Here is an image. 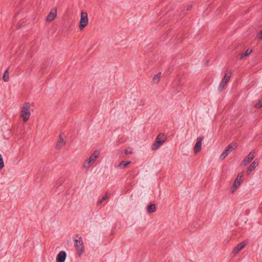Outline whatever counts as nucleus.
Instances as JSON below:
<instances>
[{"label": "nucleus", "mask_w": 262, "mask_h": 262, "mask_svg": "<svg viewBox=\"0 0 262 262\" xmlns=\"http://www.w3.org/2000/svg\"><path fill=\"white\" fill-rule=\"evenodd\" d=\"M30 104L29 102L25 103L21 110L20 116L24 122H27L30 116Z\"/></svg>", "instance_id": "f257e3e1"}, {"label": "nucleus", "mask_w": 262, "mask_h": 262, "mask_svg": "<svg viewBox=\"0 0 262 262\" xmlns=\"http://www.w3.org/2000/svg\"><path fill=\"white\" fill-rule=\"evenodd\" d=\"M165 135L162 133L159 134L156 138V140L151 146V149L152 150H157L165 141L166 137H164Z\"/></svg>", "instance_id": "f03ea898"}, {"label": "nucleus", "mask_w": 262, "mask_h": 262, "mask_svg": "<svg viewBox=\"0 0 262 262\" xmlns=\"http://www.w3.org/2000/svg\"><path fill=\"white\" fill-rule=\"evenodd\" d=\"M99 155L100 152L98 150H95L90 157L85 160L83 165V167L89 168L94 163Z\"/></svg>", "instance_id": "7ed1b4c3"}, {"label": "nucleus", "mask_w": 262, "mask_h": 262, "mask_svg": "<svg viewBox=\"0 0 262 262\" xmlns=\"http://www.w3.org/2000/svg\"><path fill=\"white\" fill-rule=\"evenodd\" d=\"M76 236L78 238V239H75L74 246L78 253L79 256L80 257L84 252L83 241L81 236H80L79 234H77Z\"/></svg>", "instance_id": "20e7f679"}, {"label": "nucleus", "mask_w": 262, "mask_h": 262, "mask_svg": "<svg viewBox=\"0 0 262 262\" xmlns=\"http://www.w3.org/2000/svg\"><path fill=\"white\" fill-rule=\"evenodd\" d=\"M89 19L86 12L82 11L80 15V19L79 28L80 31H82L88 24Z\"/></svg>", "instance_id": "39448f33"}, {"label": "nucleus", "mask_w": 262, "mask_h": 262, "mask_svg": "<svg viewBox=\"0 0 262 262\" xmlns=\"http://www.w3.org/2000/svg\"><path fill=\"white\" fill-rule=\"evenodd\" d=\"M236 143H231L229 144L226 148L225 150L222 152L220 156V159L223 160L234 149L236 148Z\"/></svg>", "instance_id": "423d86ee"}, {"label": "nucleus", "mask_w": 262, "mask_h": 262, "mask_svg": "<svg viewBox=\"0 0 262 262\" xmlns=\"http://www.w3.org/2000/svg\"><path fill=\"white\" fill-rule=\"evenodd\" d=\"M53 62L51 58L45 60L41 65L40 69L39 71V74L41 76L45 73L47 68L50 66Z\"/></svg>", "instance_id": "0eeeda50"}, {"label": "nucleus", "mask_w": 262, "mask_h": 262, "mask_svg": "<svg viewBox=\"0 0 262 262\" xmlns=\"http://www.w3.org/2000/svg\"><path fill=\"white\" fill-rule=\"evenodd\" d=\"M231 76V73H226L224 78L222 79V81H221L219 88L218 90L220 92H221L223 89L224 88V87L226 86L227 83L229 80L230 77Z\"/></svg>", "instance_id": "6e6552de"}, {"label": "nucleus", "mask_w": 262, "mask_h": 262, "mask_svg": "<svg viewBox=\"0 0 262 262\" xmlns=\"http://www.w3.org/2000/svg\"><path fill=\"white\" fill-rule=\"evenodd\" d=\"M203 139H204L203 136L199 137L197 139L196 142L195 143L194 146V148H193L194 152L195 154L198 153L201 149L202 142Z\"/></svg>", "instance_id": "1a4fd4ad"}, {"label": "nucleus", "mask_w": 262, "mask_h": 262, "mask_svg": "<svg viewBox=\"0 0 262 262\" xmlns=\"http://www.w3.org/2000/svg\"><path fill=\"white\" fill-rule=\"evenodd\" d=\"M56 15V9H52L50 13L46 17V21L47 22H52L55 18Z\"/></svg>", "instance_id": "9d476101"}, {"label": "nucleus", "mask_w": 262, "mask_h": 262, "mask_svg": "<svg viewBox=\"0 0 262 262\" xmlns=\"http://www.w3.org/2000/svg\"><path fill=\"white\" fill-rule=\"evenodd\" d=\"M255 157V152L251 151L248 155L243 160L242 163L244 166H246Z\"/></svg>", "instance_id": "9b49d317"}, {"label": "nucleus", "mask_w": 262, "mask_h": 262, "mask_svg": "<svg viewBox=\"0 0 262 262\" xmlns=\"http://www.w3.org/2000/svg\"><path fill=\"white\" fill-rule=\"evenodd\" d=\"M247 242L246 241L238 243L233 249V253L235 254L238 253L241 250H242L247 245Z\"/></svg>", "instance_id": "f8f14e48"}, {"label": "nucleus", "mask_w": 262, "mask_h": 262, "mask_svg": "<svg viewBox=\"0 0 262 262\" xmlns=\"http://www.w3.org/2000/svg\"><path fill=\"white\" fill-rule=\"evenodd\" d=\"M259 164V161L257 159L254 160V161L250 164L249 167L247 168V174H249L251 171L254 170L256 166Z\"/></svg>", "instance_id": "ddd939ff"}, {"label": "nucleus", "mask_w": 262, "mask_h": 262, "mask_svg": "<svg viewBox=\"0 0 262 262\" xmlns=\"http://www.w3.org/2000/svg\"><path fill=\"white\" fill-rule=\"evenodd\" d=\"M67 257V253L64 251H61L57 254L56 262H64Z\"/></svg>", "instance_id": "4468645a"}, {"label": "nucleus", "mask_w": 262, "mask_h": 262, "mask_svg": "<svg viewBox=\"0 0 262 262\" xmlns=\"http://www.w3.org/2000/svg\"><path fill=\"white\" fill-rule=\"evenodd\" d=\"M66 144V142L64 141L63 138L62 137V135L60 134L59 136V139L57 142V143L55 145V148L57 149H61L62 146Z\"/></svg>", "instance_id": "2eb2a0df"}, {"label": "nucleus", "mask_w": 262, "mask_h": 262, "mask_svg": "<svg viewBox=\"0 0 262 262\" xmlns=\"http://www.w3.org/2000/svg\"><path fill=\"white\" fill-rule=\"evenodd\" d=\"M146 211L148 213H152L156 211V205L155 204H150L146 207Z\"/></svg>", "instance_id": "dca6fc26"}, {"label": "nucleus", "mask_w": 262, "mask_h": 262, "mask_svg": "<svg viewBox=\"0 0 262 262\" xmlns=\"http://www.w3.org/2000/svg\"><path fill=\"white\" fill-rule=\"evenodd\" d=\"M252 52V50L249 48H248L245 52L241 53L239 54V58L240 59H242L244 58H245L246 56H248L249 55H250L251 52Z\"/></svg>", "instance_id": "f3484780"}, {"label": "nucleus", "mask_w": 262, "mask_h": 262, "mask_svg": "<svg viewBox=\"0 0 262 262\" xmlns=\"http://www.w3.org/2000/svg\"><path fill=\"white\" fill-rule=\"evenodd\" d=\"M130 163L131 161H122L119 164L118 166L121 169H124L126 168Z\"/></svg>", "instance_id": "a211bd4d"}, {"label": "nucleus", "mask_w": 262, "mask_h": 262, "mask_svg": "<svg viewBox=\"0 0 262 262\" xmlns=\"http://www.w3.org/2000/svg\"><path fill=\"white\" fill-rule=\"evenodd\" d=\"M161 73L159 72L157 74L155 75L152 78V82L154 83H157L159 82L161 78Z\"/></svg>", "instance_id": "6ab92c4d"}, {"label": "nucleus", "mask_w": 262, "mask_h": 262, "mask_svg": "<svg viewBox=\"0 0 262 262\" xmlns=\"http://www.w3.org/2000/svg\"><path fill=\"white\" fill-rule=\"evenodd\" d=\"M3 79L5 82H7L9 80V74L8 72V69L4 73L3 76Z\"/></svg>", "instance_id": "aec40b11"}, {"label": "nucleus", "mask_w": 262, "mask_h": 262, "mask_svg": "<svg viewBox=\"0 0 262 262\" xmlns=\"http://www.w3.org/2000/svg\"><path fill=\"white\" fill-rule=\"evenodd\" d=\"M243 176V173L242 172H241L238 174L237 178L235 181L237 182L238 183V185H239L242 181V178Z\"/></svg>", "instance_id": "412c9836"}, {"label": "nucleus", "mask_w": 262, "mask_h": 262, "mask_svg": "<svg viewBox=\"0 0 262 262\" xmlns=\"http://www.w3.org/2000/svg\"><path fill=\"white\" fill-rule=\"evenodd\" d=\"M5 166L4 162L2 155L0 154V170L3 169Z\"/></svg>", "instance_id": "4be33fe9"}, {"label": "nucleus", "mask_w": 262, "mask_h": 262, "mask_svg": "<svg viewBox=\"0 0 262 262\" xmlns=\"http://www.w3.org/2000/svg\"><path fill=\"white\" fill-rule=\"evenodd\" d=\"M255 107L256 108H260L262 107V98L255 104Z\"/></svg>", "instance_id": "5701e85b"}, {"label": "nucleus", "mask_w": 262, "mask_h": 262, "mask_svg": "<svg viewBox=\"0 0 262 262\" xmlns=\"http://www.w3.org/2000/svg\"><path fill=\"white\" fill-rule=\"evenodd\" d=\"M238 186L239 185H238V183H237V182H236V181H235V182H234V184L233 185V186H232L233 188H231V189H232L231 192L232 193H233L234 191V190L236 189Z\"/></svg>", "instance_id": "b1692460"}, {"label": "nucleus", "mask_w": 262, "mask_h": 262, "mask_svg": "<svg viewBox=\"0 0 262 262\" xmlns=\"http://www.w3.org/2000/svg\"><path fill=\"white\" fill-rule=\"evenodd\" d=\"M256 37L259 39H262V30H260L257 33Z\"/></svg>", "instance_id": "393cba45"}, {"label": "nucleus", "mask_w": 262, "mask_h": 262, "mask_svg": "<svg viewBox=\"0 0 262 262\" xmlns=\"http://www.w3.org/2000/svg\"><path fill=\"white\" fill-rule=\"evenodd\" d=\"M124 153L126 155L130 154L132 153V151L128 149H125L124 150Z\"/></svg>", "instance_id": "a878e982"}, {"label": "nucleus", "mask_w": 262, "mask_h": 262, "mask_svg": "<svg viewBox=\"0 0 262 262\" xmlns=\"http://www.w3.org/2000/svg\"><path fill=\"white\" fill-rule=\"evenodd\" d=\"M108 198L107 193H105V195L101 198L102 200L105 201Z\"/></svg>", "instance_id": "bb28decb"}, {"label": "nucleus", "mask_w": 262, "mask_h": 262, "mask_svg": "<svg viewBox=\"0 0 262 262\" xmlns=\"http://www.w3.org/2000/svg\"><path fill=\"white\" fill-rule=\"evenodd\" d=\"M145 101V100H141L140 101V102L139 105H141V106H143V105H144Z\"/></svg>", "instance_id": "cd10ccee"}, {"label": "nucleus", "mask_w": 262, "mask_h": 262, "mask_svg": "<svg viewBox=\"0 0 262 262\" xmlns=\"http://www.w3.org/2000/svg\"><path fill=\"white\" fill-rule=\"evenodd\" d=\"M104 201L102 199L99 200L97 202V205H100Z\"/></svg>", "instance_id": "c85d7f7f"}, {"label": "nucleus", "mask_w": 262, "mask_h": 262, "mask_svg": "<svg viewBox=\"0 0 262 262\" xmlns=\"http://www.w3.org/2000/svg\"><path fill=\"white\" fill-rule=\"evenodd\" d=\"M104 201L102 199L99 200L97 202V205H100Z\"/></svg>", "instance_id": "c756f323"}, {"label": "nucleus", "mask_w": 262, "mask_h": 262, "mask_svg": "<svg viewBox=\"0 0 262 262\" xmlns=\"http://www.w3.org/2000/svg\"><path fill=\"white\" fill-rule=\"evenodd\" d=\"M191 9H192V6L190 5V6H188V7L187 8V10L189 11V10H190Z\"/></svg>", "instance_id": "7c9ffc66"}, {"label": "nucleus", "mask_w": 262, "mask_h": 262, "mask_svg": "<svg viewBox=\"0 0 262 262\" xmlns=\"http://www.w3.org/2000/svg\"><path fill=\"white\" fill-rule=\"evenodd\" d=\"M209 62V60H207L206 62V64L207 65Z\"/></svg>", "instance_id": "2f4dec72"}, {"label": "nucleus", "mask_w": 262, "mask_h": 262, "mask_svg": "<svg viewBox=\"0 0 262 262\" xmlns=\"http://www.w3.org/2000/svg\"><path fill=\"white\" fill-rule=\"evenodd\" d=\"M20 27H21V25H19V27H18V29H20Z\"/></svg>", "instance_id": "473e14b6"}]
</instances>
